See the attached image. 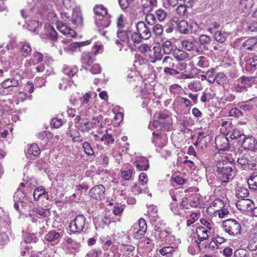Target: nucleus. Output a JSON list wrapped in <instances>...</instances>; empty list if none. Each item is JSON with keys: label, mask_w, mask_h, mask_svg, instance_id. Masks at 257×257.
I'll list each match as a JSON object with an SVG mask.
<instances>
[{"label": "nucleus", "mask_w": 257, "mask_h": 257, "mask_svg": "<svg viewBox=\"0 0 257 257\" xmlns=\"http://www.w3.org/2000/svg\"><path fill=\"white\" fill-rule=\"evenodd\" d=\"M94 12L95 14V24L99 28L100 34L105 36L106 31H103L104 28L108 27L110 22L106 16V9L102 5L96 6L94 8Z\"/></svg>", "instance_id": "1"}, {"label": "nucleus", "mask_w": 257, "mask_h": 257, "mask_svg": "<svg viewBox=\"0 0 257 257\" xmlns=\"http://www.w3.org/2000/svg\"><path fill=\"white\" fill-rule=\"evenodd\" d=\"M216 176L222 182L227 183L231 180L235 176V171L231 164L218 163Z\"/></svg>", "instance_id": "2"}, {"label": "nucleus", "mask_w": 257, "mask_h": 257, "mask_svg": "<svg viewBox=\"0 0 257 257\" xmlns=\"http://www.w3.org/2000/svg\"><path fill=\"white\" fill-rule=\"evenodd\" d=\"M223 230L230 235L236 236L241 233V227L240 223L235 219H229L221 223Z\"/></svg>", "instance_id": "3"}, {"label": "nucleus", "mask_w": 257, "mask_h": 257, "mask_svg": "<svg viewBox=\"0 0 257 257\" xmlns=\"http://www.w3.org/2000/svg\"><path fill=\"white\" fill-rule=\"evenodd\" d=\"M130 33L128 31L118 29L117 32V38L114 40L115 44L117 46L119 51H122L123 49L126 50L125 45H130L129 36Z\"/></svg>", "instance_id": "4"}, {"label": "nucleus", "mask_w": 257, "mask_h": 257, "mask_svg": "<svg viewBox=\"0 0 257 257\" xmlns=\"http://www.w3.org/2000/svg\"><path fill=\"white\" fill-rule=\"evenodd\" d=\"M86 218L83 215L79 214L69 224L70 230L73 233H82L85 226Z\"/></svg>", "instance_id": "5"}, {"label": "nucleus", "mask_w": 257, "mask_h": 257, "mask_svg": "<svg viewBox=\"0 0 257 257\" xmlns=\"http://www.w3.org/2000/svg\"><path fill=\"white\" fill-rule=\"evenodd\" d=\"M240 143L245 150L257 152V140L252 136L244 135L241 137Z\"/></svg>", "instance_id": "6"}, {"label": "nucleus", "mask_w": 257, "mask_h": 257, "mask_svg": "<svg viewBox=\"0 0 257 257\" xmlns=\"http://www.w3.org/2000/svg\"><path fill=\"white\" fill-rule=\"evenodd\" d=\"M211 140V136L209 135H205L204 133L200 132L198 134V139L194 143L198 149L203 151L206 148L208 144Z\"/></svg>", "instance_id": "7"}, {"label": "nucleus", "mask_w": 257, "mask_h": 257, "mask_svg": "<svg viewBox=\"0 0 257 257\" xmlns=\"http://www.w3.org/2000/svg\"><path fill=\"white\" fill-rule=\"evenodd\" d=\"M91 43V40H87L80 42L71 43L66 47H64L66 52L69 54H73L77 51H80L82 47L88 45Z\"/></svg>", "instance_id": "8"}, {"label": "nucleus", "mask_w": 257, "mask_h": 257, "mask_svg": "<svg viewBox=\"0 0 257 257\" xmlns=\"http://www.w3.org/2000/svg\"><path fill=\"white\" fill-rule=\"evenodd\" d=\"M105 188L102 185L94 186L89 192V196L96 200H101L104 198Z\"/></svg>", "instance_id": "9"}, {"label": "nucleus", "mask_w": 257, "mask_h": 257, "mask_svg": "<svg viewBox=\"0 0 257 257\" xmlns=\"http://www.w3.org/2000/svg\"><path fill=\"white\" fill-rule=\"evenodd\" d=\"M136 28L137 32L140 33L143 39L147 40L151 37L152 35L151 29L148 27L144 22H138L136 25Z\"/></svg>", "instance_id": "10"}, {"label": "nucleus", "mask_w": 257, "mask_h": 257, "mask_svg": "<svg viewBox=\"0 0 257 257\" xmlns=\"http://www.w3.org/2000/svg\"><path fill=\"white\" fill-rule=\"evenodd\" d=\"M254 4V0H240L238 9L239 12L245 15L249 13Z\"/></svg>", "instance_id": "11"}, {"label": "nucleus", "mask_w": 257, "mask_h": 257, "mask_svg": "<svg viewBox=\"0 0 257 257\" xmlns=\"http://www.w3.org/2000/svg\"><path fill=\"white\" fill-rule=\"evenodd\" d=\"M236 206L239 210L243 212H245L252 209L253 202L250 199H242L238 201Z\"/></svg>", "instance_id": "12"}, {"label": "nucleus", "mask_w": 257, "mask_h": 257, "mask_svg": "<svg viewBox=\"0 0 257 257\" xmlns=\"http://www.w3.org/2000/svg\"><path fill=\"white\" fill-rule=\"evenodd\" d=\"M44 56L42 53L35 52L29 59L26 60L25 66L27 67H29L32 65H35L42 62Z\"/></svg>", "instance_id": "13"}, {"label": "nucleus", "mask_w": 257, "mask_h": 257, "mask_svg": "<svg viewBox=\"0 0 257 257\" xmlns=\"http://www.w3.org/2000/svg\"><path fill=\"white\" fill-rule=\"evenodd\" d=\"M215 145L218 150L225 151L229 148L228 139L224 136H218L215 138Z\"/></svg>", "instance_id": "14"}, {"label": "nucleus", "mask_w": 257, "mask_h": 257, "mask_svg": "<svg viewBox=\"0 0 257 257\" xmlns=\"http://www.w3.org/2000/svg\"><path fill=\"white\" fill-rule=\"evenodd\" d=\"M196 232L200 243L201 241H203L209 238L211 234V230L205 227L199 226L197 228Z\"/></svg>", "instance_id": "15"}, {"label": "nucleus", "mask_w": 257, "mask_h": 257, "mask_svg": "<svg viewBox=\"0 0 257 257\" xmlns=\"http://www.w3.org/2000/svg\"><path fill=\"white\" fill-rule=\"evenodd\" d=\"M135 166L138 171H147L149 167V161L144 157H141L135 162Z\"/></svg>", "instance_id": "16"}, {"label": "nucleus", "mask_w": 257, "mask_h": 257, "mask_svg": "<svg viewBox=\"0 0 257 257\" xmlns=\"http://www.w3.org/2000/svg\"><path fill=\"white\" fill-rule=\"evenodd\" d=\"M196 41L184 40L181 42L182 47L188 51L199 52V49L195 45Z\"/></svg>", "instance_id": "17"}, {"label": "nucleus", "mask_w": 257, "mask_h": 257, "mask_svg": "<svg viewBox=\"0 0 257 257\" xmlns=\"http://www.w3.org/2000/svg\"><path fill=\"white\" fill-rule=\"evenodd\" d=\"M141 223L140 228L136 232H133L134 237L137 239H140L143 237L145 235L147 228V223L145 219L141 218Z\"/></svg>", "instance_id": "18"}, {"label": "nucleus", "mask_w": 257, "mask_h": 257, "mask_svg": "<svg viewBox=\"0 0 257 257\" xmlns=\"http://www.w3.org/2000/svg\"><path fill=\"white\" fill-rule=\"evenodd\" d=\"M142 2L144 13H150L157 5V0H143Z\"/></svg>", "instance_id": "19"}, {"label": "nucleus", "mask_w": 257, "mask_h": 257, "mask_svg": "<svg viewBox=\"0 0 257 257\" xmlns=\"http://www.w3.org/2000/svg\"><path fill=\"white\" fill-rule=\"evenodd\" d=\"M173 55L178 61H184L189 57V54L188 53L177 48L173 50Z\"/></svg>", "instance_id": "20"}, {"label": "nucleus", "mask_w": 257, "mask_h": 257, "mask_svg": "<svg viewBox=\"0 0 257 257\" xmlns=\"http://www.w3.org/2000/svg\"><path fill=\"white\" fill-rule=\"evenodd\" d=\"M214 159L218 162V163L221 164V162L224 163L225 162H228L231 163L233 161L231 158V155L230 154H227L225 153H216L214 155Z\"/></svg>", "instance_id": "21"}, {"label": "nucleus", "mask_w": 257, "mask_h": 257, "mask_svg": "<svg viewBox=\"0 0 257 257\" xmlns=\"http://www.w3.org/2000/svg\"><path fill=\"white\" fill-rule=\"evenodd\" d=\"M60 238V233L54 230H51L45 236V239L53 244H56Z\"/></svg>", "instance_id": "22"}, {"label": "nucleus", "mask_w": 257, "mask_h": 257, "mask_svg": "<svg viewBox=\"0 0 257 257\" xmlns=\"http://www.w3.org/2000/svg\"><path fill=\"white\" fill-rule=\"evenodd\" d=\"M63 73L67 75L70 80V78L76 75L78 71V68L76 65L73 66H64L63 67Z\"/></svg>", "instance_id": "23"}, {"label": "nucleus", "mask_w": 257, "mask_h": 257, "mask_svg": "<svg viewBox=\"0 0 257 257\" xmlns=\"http://www.w3.org/2000/svg\"><path fill=\"white\" fill-rule=\"evenodd\" d=\"M233 128L234 127L230 121H223L221 123L220 131L223 136H226L230 134Z\"/></svg>", "instance_id": "24"}, {"label": "nucleus", "mask_w": 257, "mask_h": 257, "mask_svg": "<svg viewBox=\"0 0 257 257\" xmlns=\"http://www.w3.org/2000/svg\"><path fill=\"white\" fill-rule=\"evenodd\" d=\"M67 134L72 138L73 142L80 143L83 141L80 133L76 129L71 128L70 127H69Z\"/></svg>", "instance_id": "25"}, {"label": "nucleus", "mask_w": 257, "mask_h": 257, "mask_svg": "<svg viewBox=\"0 0 257 257\" xmlns=\"http://www.w3.org/2000/svg\"><path fill=\"white\" fill-rule=\"evenodd\" d=\"M71 22L76 27H81L83 25V19L81 13L77 11H73Z\"/></svg>", "instance_id": "26"}, {"label": "nucleus", "mask_w": 257, "mask_h": 257, "mask_svg": "<svg viewBox=\"0 0 257 257\" xmlns=\"http://www.w3.org/2000/svg\"><path fill=\"white\" fill-rule=\"evenodd\" d=\"M161 50L159 47H154L152 52L149 55L150 61L152 62H155L162 58V54L160 53Z\"/></svg>", "instance_id": "27"}, {"label": "nucleus", "mask_w": 257, "mask_h": 257, "mask_svg": "<svg viewBox=\"0 0 257 257\" xmlns=\"http://www.w3.org/2000/svg\"><path fill=\"white\" fill-rule=\"evenodd\" d=\"M94 61V56L93 53L86 52L82 55L81 62L83 65H86L90 66Z\"/></svg>", "instance_id": "28"}, {"label": "nucleus", "mask_w": 257, "mask_h": 257, "mask_svg": "<svg viewBox=\"0 0 257 257\" xmlns=\"http://www.w3.org/2000/svg\"><path fill=\"white\" fill-rule=\"evenodd\" d=\"M120 249L125 257H131V254L133 255L135 247L132 245L123 244L120 246Z\"/></svg>", "instance_id": "29"}, {"label": "nucleus", "mask_w": 257, "mask_h": 257, "mask_svg": "<svg viewBox=\"0 0 257 257\" xmlns=\"http://www.w3.org/2000/svg\"><path fill=\"white\" fill-rule=\"evenodd\" d=\"M257 44V39L255 37H251L246 40L243 44L242 47L249 51L254 50V47Z\"/></svg>", "instance_id": "30"}, {"label": "nucleus", "mask_w": 257, "mask_h": 257, "mask_svg": "<svg viewBox=\"0 0 257 257\" xmlns=\"http://www.w3.org/2000/svg\"><path fill=\"white\" fill-rule=\"evenodd\" d=\"M196 66L200 68H207L209 66L208 59L204 56H200L195 58Z\"/></svg>", "instance_id": "31"}, {"label": "nucleus", "mask_w": 257, "mask_h": 257, "mask_svg": "<svg viewBox=\"0 0 257 257\" xmlns=\"http://www.w3.org/2000/svg\"><path fill=\"white\" fill-rule=\"evenodd\" d=\"M19 82L15 79H7L1 84L2 88L7 89L10 87L16 88L19 85Z\"/></svg>", "instance_id": "32"}, {"label": "nucleus", "mask_w": 257, "mask_h": 257, "mask_svg": "<svg viewBox=\"0 0 257 257\" xmlns=\"http://www.w3.org/2000/svg\"><path fill=\"white\" fill-rule=\"evenodd\" d=\"M20 53L24 57H27L32 51V48L30 44L26 42L21 43Z\"/></svg>", "instance_id": "33"}, {"label": "nucleus", "mask_w": 257, "mask_h": 257, "mask_svg": "<svg viewBox=\"0 0 257 257\" xmlns=\"http://www.w3.org/2000/svg\"><path fill=\"white\" fill-rule=\"evenodd\" d=\"M45 35L49 39L55 40L57 38V33L55 30L51 26L45 27Z\"/></svg>", "instance_id": "34"}, {"label": "nucleus", "mask_w": 257, "mask_h": 257, "mask_svg": "<svg viewBox=\"0 0 257 257\" xmlns=\"http://www.w3.org/2000/svg\"><path fill=\"white\" fill-rule=\"evenodd\" d=\"M189 24L186 20L180 21L178 25L177 28L180 33L187 34L189 33Z\"/></svg>", "instance_id": "35"}, {"label": "nucleus", "mask_w": 257, "mask_h": 257, "mask_svg": "<svg viewBox=\"0 0 257 257\" xmlns=\"http://www.w3.org/2000/svg\"><path fill=\"white\" fill-rule=\"evenodd\" d=\"M236 196L238 198L245 199L249 194L248 190L244 187L238 186L236 189Z\"/></svg>", "instance_id": "36"}, {"label": "nucleus", "mask_w": 257, "mask_h": 257, "mask_svg": "<svg viewBox=\"0 0 257 257\" xmlns=\"http://www.w3.org/2000/svg\"><path fill=\"white\" fill-rule=\"evenodd\" d=\"M247 184L250 189H257V172H253L247 180Z\"/></svg>", "instance_id": "37"}, {"label": "nucleus", "mask_w": 257, "mask_h": 257, "mask_svg": "<svg viewBox=\"0 0 257 257\" xmlns=\"http://www.w3.org/2000/svg\"><path fill=\"white\" fill-rule=\"evenodd\" d=\"M184 201L182 202L181 205H180L179 206L178 205L175 203H172L170 204V208L171 211L174 213L175 215H182L183 212V209L182 208V206H184L185 205L183 203Z\"/></svg>", "instance_id": "38"}, {"label": "nucleus", "mask_w": 257, "mask_h": 257, "mask_svg": "<svg viewBox=\"0 0 257 257\" xmlns=\"http://www.w3.org/2000/svg\"><path fill=\"white\" fill-rule=\"evenodd\" d=\"M133 169L125 167L121 170V177L125 180H130L133 177Z\"/></svg>", "instance_id": "39"}, {"label": "nucleus", "mask_w": 257, "mask_h": 257, "mask_svg": "<svg viewBox=\"0 0 257 257\" xmlns=\"http://www.w3.org/2000/svg\"><path fill=\"white\" fill-rule=\"evenodd\" d=\"M161 50L165 54H170L173 50V46L170 41L165 40L164 41L162 44Z\"/></svg>", "instance_id": "40"}, {"label": "nucleus", "mask_w": 257, "mask_h": 257, "mask_svg": "<svg viewBox=\"0 0 257 257\" xmlns=\"http://www.w3.org/2000/svg\"><path fill=\"white\" fill-rule=\"evenodd\" d=\"M188 86L190 90L194 92H198L202 89L201 83L199 80L191 82Z\"/></svg>", "instance_id": "41"}, {"label": "nucleus", "mask_w": 257, "mask_h": 257, "mask_svg": "<svg viewBox=\"0 0 257 257\" xmlns=\"http://www.w3.org/2000/svg\"><path fill=\"white\" fill-rule=\"evenodd\" d=\"M78 128L81 132H88L91 129H93L94 127L92 124V123L89 121L82 122L79 124Z\"/></svg>", "instance_id": "42"}, {"label": "nucleus", "mask_w": 257, "mask_h": 257, "mask_svg": "<svg viewBox=\"0 0 257 257\" xmlns=\"http://www.w3.org/2000/svg\"><path fill=\"white\" fill-rule=\"evenodd\" d=\"M223 207H224V205L223 202L220 199H215L214 200L210 205L209 209L213 208L214 212H216L217 209H220V208H223Z\"/></svg>", "instance_id": "43"}, {"label": "nucleus", "mask_w": 257, "mask_h": 257, "mask_svg": "<svg viewBox=\"0 0 257 257\" xmlns=\"http://www.w3.org/2000/svg\"><path fill=\"white\" fill-rule=\"evenodd\" d=\"M214 39L220 43H223L226 39V34L225 32L218 31L214 35Z\"/></svg>", "instance_id": "44"}, {"label": "nucleus", "mask_w": 257, "mask_h": 257, "mask_svg": "<svg viewBox=\"0 0 257 257\" xmlns=\"http://www.w3.org/2000/svg\"><path fill=\"white\" fill-rule=\"evenodd\" d=\"M27 152L30 155L37 156L40 153V149L36 144H33L27 149Z\"/></svg>", "instance_id": "45"}, {"label": "nucleus", "mask_w": 257, "mask_h": 257, "mask_svg": "<svg viewBox=\"0 0 257 257\" xmlns=\"http://www.w3.org/2000/svg\"><path fill=\"white\" fill-rule=\"evenodd\" d=\"M227 77L222 72L218 73L215 76V81L221 85H223L226 83Z\"/></svg>", "instance_id": "46"}, {"label": "nucleus", "mask_w": 257, "mask_h": 257, "mask_svg": "<svg viewBox=\"0 0 257 257\" xmlns=\"http://www.w3.org/2000/svg\"><path fill=\"white\" fill-rule=\"evenodd\" d=\"M25 197L26 195L21 188H18L14 196L15 201H20L21 202L24 201Z\"/></svg>", "instance_id": "47"}, {"label": "nucleus", "mask_w": 257, "mask_h": 257, "mask_svg": "<svg viewBox=\"0 0 257 257\" xmlns=\"http://www.w3.org/2000/svg\"><path fill=\"white\" fill-rule=\"evenodd\" d=\"M139 51L141 53H144L145 55L149 56L152 52L151 46L147 44H143L139 46Z\"/></svg>", "instance_id": "48"}, {"label": "nucleus", "mask_w": 257, "mask_h": 257, "mask_svg": "<svg viewBox=\"0 0 257 257\" xmlns=\"http://www.w3.org/2000/svg\"><path fill=\"white\" fill-rule=\"evenodd\" d=\"M210 37L206 35H201L199 37V42L200 45L203 46L205 48L210 42Z\"/></svg>", "instance_id": "49"}, {"label": "nucleus", "mask_w": 257, "mask_h": 257, "mask_svg": "<svg viewBox=\"0 0 257 257\" xmlns=\"http://www.w3.org/2000/svg\"><path fill=\"white\" fill-rule=\"evenodd\" d=\"M167 16V13L163 9H159L156 12V18L160 22L164 21Z\"/></svg>", "instance_id": "50"}, {"label": "nucleus", "mask_w": 257, "mask_h": 257, "mask_svg": "<svg viewBox=\"0 0 257 257\" xmlns=\"http://www.w3.org/2000/svg\"><path fill=\"white\" fill-rule=\"evenodd\" d=\"M25 241L27 243L36 242L38 238L35 234L26 233L24 235Z\"/></svg>", "instance_id": "51"}, {"label": "nucleus", "mask_w": 257, "mask_h": 257, "mask_svg": "<svg viewBox=\"0 0 257 257\" xmlns=\"http://www.w3.org/2000/svg\"><path fill=\"white\" fill-rule=\"evenodd\" d=\"M156 118L160 121H164V120L166 119L168 124H170L171 123L170 117L168 114L166 112H159L156 114Z\"/></svg>", "instance_id": "52"}, {"label": "nucleus", "mask_w": 257, "mask_h": 257, "mask_svg": "<svg viewBox=\"0 0 257 257\" xmlns=\"http://www.w3.org/2000/svg\"><path fill=\"white\" fill-rule=\"evenodd\" d=\"M244 134H241L238 130L234 128L230 134V138L231 139H237L238 142L240 143L241 141V137L244 136Z\"/></svg>", "instance_id": "53"}, {"label": "nucleus", "mask_w": 257, "mask_h": 257, "mask_svg": "<svg viewBox=\"0 0 257 257\" xmlns=\"http://www.w3.org/2000/svg\"><path fill=\"white\" fill-rule=\"evenodd\" d=\"M162 63L164 68L174 67L175 66L173 59L170 56H166L164 58Z\"/></svg>", "instance_id": "54"}, {"label": "nucleus", "mask_w": 257, "mask_h": 257, "mask_svg": "<svg viewBox=\"0 0 257 257\" xmlns=\"http://www.w3.org/2000/svg\"><path fill=\"white\" fill-rule=\"evenodd\" d=\"M215 70L211 69L207 71V76H205V79L207 80L210 83H214L215 82Z\"/></svg>", "instance_id": "55"}, {"label": "nucleus", "mask_w": 257, "mask_h": 257, "mask_svg": "<svg viewBox=\"0 0 257 257\" xmlns=\"http://www.w3.org/2000/svg\"><path fill=\"white\" fill-rule=\"evenodd\" d=\"M45 192V189L42 186H40L36 188L33 193V196L35 200H38L40 198V196L44 194Z\"/></svg>", "instance_id": "56"}, {"label": "nucleus", "mask_w": 257, "mask_h": 257, "mask_svg": "<svg viewBox=\"0 0 257 257\" xmlns=\"http://www.w3.org/2000/svg\"><path fill=\"white\" fill-rule=\"evenodd\" d=\"M200 216V213L198 212H193L192 213L190 216V218L188 219L187 221V226H190L193 223H194L196 221H197Z\"/></svg>", "instance_id": "57"}, {"label": "nucleus", "mask_w": 257, "mask_h": 257, "mask_svg": "<svg viewBox=\"0 0 257 257\" xmlns=\"http://www.w3.org/2000/svg\"><path fill=\"white\" fill-rule=\"evenodd\" d=\"M84 153L88 156H92L94 154V151L90 144L87 142H85L82 145Z\"/></svg>", "instance_id": "58"}, {"label": "nucleus", "mask_w": 257, "mask_h": 257, "mask_svg": "<svg viewBox=\"0 0 257 257\" xmlns=\"http://www.w3.org/2000/svg\"><path fill=\"white\" fill-rule=\"evenodd\" d=\"M177 249V247H174L173 246H165L160 250L159 252L163 256L166 255L168 253H171L173 251H175Z\"/></svg>", "instance_id": "59"}, {"label": "nucleus", "mask_w": 257, "mask_h": 257, "mask_svg": "<svg viewBox=\"0 0 257 257\" xmlns=\"http://www.w3.org/2000/svg\"><path fill=\"white\" fill-rule=\"evenodd\" d=\"M153 33L156 36H160L163 33V27L161 24H156L153 27Z\"/></svg>", "instance_id": "60"}, {"label": "nucleus", "mask_w": 257, "mask_h": 257, "mask_svg": "<svg viewBox=\"0 0 257 257\" xmlns=\"http://www.w3.org/2000/svg\"><path fill=\"white\" fill-rule=\"evenodd\" d=\"M238 80L241 83V85L245 86L247 88V87L251 86L252 84V79L248 77L242 76L239 78Z\"/></svg>", "instance_id": "61"}, {"label": "nucleus", "mask_w": 257, "mask_h": 257, "mask_svg": "<svg viewBox=\"0 0 257 257\" xmlns=\"http://www.w3.org/2000/svg\"><path fill=\"white\" fill-rule=\"evenodd\" d=\"M102 116L101 115H99L93 117L90 122L92 123V124L94 128L96 127H99L101 126V122L102 121Z\"/></svg>", "instance_id": "62"}, {"label": "nucleus", "mask_w": 257, "mask_h": 257, "mask_svg": "<svg viewBox=\"0 0 257 257\" xmlns=\"http://www.w3.org/2000/svg\"><path fill=\"white\" fill-rule=\"evenodd\" d=\"M36 213L41 217L45 218L50 216V213L48 209L43 208H37L36 210Z\"/></svg>", "instance_id": "63"}, {"label": "nucleus", "mask_w": 257, "mask_h": 257, "mask_svg": "<svg viewBox=\"0 0 257 257\" xmlns=\"http://www.w3.org/2000/svg\"><path fill=\"white\" fill-rule=\"evenodd\" d=\"M146 14V20L147 23L150 25H153L155 24L156 21V16L150 13H145Z\"/></svg>", "instance_id": "64"}]
</instances>
